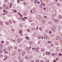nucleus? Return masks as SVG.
I'll use <instances>...</instances> for the list:
<instances>
[{
	"instance_id": "nucleus-1",
	"label": "nucleus",
	"mask_w": 62,
	"mask_h": 62,
	"mask_svg": "<svg viewBox=\"0 0 62 62\" xmlns=\"http://www.w3.org/2000/svg\"><path fill=\"white\" fill-rule=\"evenodd\" d=\"M31 12L32 13H36V9L34 8L32 9V10L31 11Z\"/></svg>"
},
{
	"instance_id": "nucleus-2",
	"label": "nucleus",
	"mask_w": 62,
	"mask_h": 62,
	"mask_svg": "<svg viewBox=\"0 0 62 62\" xmlns=\"http://www.w3.org/2000/svg\"><path fill=\"white\" fill-rule=\"evenodd\" d=\"M45 53L46 54V55H50L51 54V53L50 52L48 51L46 52Z\"/></svg>"
},
{
	"instance_id": "nucleus-3",
	"label": "nucleus",
	"mask_w": 62,
	"mask_h": 62,
	"mask_svg": "<svg viewBox=\"0 0 62 62\" xmlns=\"http://www.w3.org/2000/svg\"><path fill=\"white\" fill-rule=\"evenodd\" d=\"M48 38V36L47 35H44V39H47Z\"/></svg>"
},
{
	"instance_id": "nucleus-4",
	"label": "nucleus",
	"mask_w": 62,
	"mask_h": 62,
	"mask_svg": "<svg viewBox=\"0 0 62 62\" xmlns=\"http://www.w3.org/2000/svg\"><path fill=\"white\" fill-rule=\"evenodd\" d=\"M53 15L54 16H55L56 15V11L55 10L54 11Z\"/></svg>"
},
{
	"instance_id": "nucleus-5",
	"label": "nucleus",
	"mask_w": 62,
	"mask_h": 62,
	"mask_svg": "<svg viewBox=\"0 0 62 62\" xmlns=\"http://www.w3.org/2000/svg\"><path fill=\"white\" fill-rule=\"evenodd\" d=\"M56 39L57 40H59L60 39L59 38V36H56Z\"/></svg>"
},
{
	"instance_id": "nucleus-6",
	"label": "nucleus",
	"mask_w": 62,
	"mask_h": 62,
	"mask_svg": "<svg viewBox=\"0 0 62 62\" xmlns=\"http://www.w3.org/2000/svg\"><path fill=\"white\" fill-rule=\"evenodd\" d=\"M25 54V51H23L22 53V55L23 56H24Z\"/></svg>"
},
{
	"instance_id": "nucleus-7",
	"label": "nucleus",
	"mask_w": 62,
	"mask_h": 62,
	"mask_svg": "<svg viewBox=\"0 0 62 62\" xmlns=\"http://www.w3.org/2000/svg\"><path fill=\"white\" fill-rule=\"evenodd\" d=\"M54 21L56 23H57L58 22H59V20H58V19H57V20H54Z\"/></svg>"
},
{
	"instance_id": "nucleus-8",
	"label": "nucleus",
	"mask_w": 62,
	"mask_h": 62,
	"mask_svg": "<svg viewBox=\"0 0 62 62\" xmlns=\"http://www.w3.org/2000/svg\"><path fill=\"white\" fill-rule=\"evenodd\" d=\"M23 15H24V16H25L26 15V12H24L23 13Z\"/></svg>"
},
{
	"instance_id": "nucleus-9",
	"label": "nucleus",
	"mask_w": 62,
	"mask_h": 62,
	"mask_svg": "<svg viewBox=\"0 0 62 62\" xmlns=\"http://www.w3.org/2000/svg\"><path fill=\"white\" fill-rule=\"evenodd\" d=\"M0 25H3V22L2 21H0Z\"/></svg>"
},
{
	"instance_id": "nucleus-10",
	"label": "nucleus",
	"mask_w": 62,
	"mask_h": 62,
	"mask_svg": "<svg viewBox=\"0 0 62 62\" xmlns=\"http://www.w3.org/2000/svg\"><path fill=\"white\" fill-rule=\"evenodd\" d=\"M42 23H45V20H44L43 19H42Z\"/></svg>"
},
{
	"instance_id": "nucleus-11",
	"label": "nucleus",
	"mask_w": 62,
	"mask_h": 62,
	"mask_svg": "<svg viewBox=\"0 0 62 62\" xmlns=\"http://www.w3.org/2000/svg\"><path fill=\"white\" fill-rule=\"evenodd\" d=\"M17 41L18 42H21V39H18L17 40Z\"/></svg>"
},
{
	"instance_id": "nucleus-12",
	"label": "nucleus",
	"mask_w": 62,
	"mask_h": 62,
	"mask_svg": "<svg viewBox=\"0 0 62 62\" xmlns=\"http://www.w3.org/2000/svg\"><path fill=\"white\" fill-rule=\"evenodd\" d=\"M0 46L1 47V48H2V49L4 48V45H1Z\"/></svg>"
},
{
	"instance_id": "nucleus-13",
	"label": "nucleus",
	"mask_w": 62,
	"mask_h": 62,
	"mask_svg": "<svg viewBox=\"0 0 62 62\" xmlns=\"http://www.w3.org/2000/svg\"><path fill=\"white\" fill-rule=\"evenodd\" d=\"M5 24L6 25H9V23H8V22H5Z\"/></svg>"
},
{
	"instance_id": "nucleus-14",
	"label": "nucleus",
	"mask_w": 62,
	"mask_h": 62,
	"mask_svg": "<svg viewBox=\"0 0 62 62\" xmlns=\"http://www.w3.org/2000/svg\"><path fill=\"white\" fill-rule=\"evenodd\" d=\"M39 7L40 8H41V9H42L43 8V7L42 6V5H40Z\"/></svg>"
},
{
	"instance_id": "nucleus-15",
	"label": "nucleus",
	"mask_w": 62,
	"mask_h": 62,
	"mask_svg": "<svg viewBox=\"0 0 62 62\" xmlns=\"http://www.w3.org/2000/svg\"><path fill=\"white\" fill-rule=\"evenodd\" d=\"M18 52H19V53H21V52H22V50L21 49H19L18 50Z\"/></svg>"
},
{
	"instance_id": "nucleus-16",
	"label": "nucleus",
	"mask_w": 62,
	"mask_h": 62,
	"mask_svg": "<svg viewBox=\"0 0 62 62\" xmlns=\"http://www.w3.org/2000/svg\"><path fill=\"white\" fill-rule=\"evenodd\" d=\"M13 55H14V54H15H15H16V53H17V52H13Z\"/></svg>"
},
{
	"instance_id": "nucleus-17",
	"label": "nucleus",
	"mask_w": 62,
	"mask_h": 62,
	"mask_svg": "<svg viewBox=\"0 0 62 62\" xmlns=\"http://www.w3.org/2000/svg\"><path fill=\"white\" fill-rule=\"evenodd\" d=\"M41 51L42 52H43L45 51V49L44 48H42L41 49Z\"/></svg>"
},
{
	"instance_id": "nucleus-18",
	"label": "nucleus",
	"mask_w": 62,
	"mask_h": 62,
	"mask_svg": "<svg viewBox=\"0 0 62 62\" xmlns=\"http://www.w3.org/2000/svg\"><path fill=\"white\" fill-rule=\"evenodd\" d=\"M48 24H52V22L51 21H50L48 22Z\"/></svg>"
},
{
	"instance_id": "nucleus-19",
	"label": "nucleus",
	"mask_w": 62,
	"mask_h": 62,
	"mask_svg": "<svg viewBox=\"0 0 62 62\" xmlns=\"http://www.w3.org/2000/svg\"><path fill=\"white\" fill-rule=\"evenodd\" d=\"M38 38L39 39H41V36H40V35H38Z\"/></svg>"
},
{
	"instance_id": "nucleus-20",
	"label": "nucleus",
	"mask_w": 62,
	"mask_h": 62,
	"mask_svg": "<svg viewBox=\"0 0 62 62\" xmlns=\"http://www.w3.org/2000/svg\"><path fill=\"white\" fill-rule=\"evenodd\" d=\"M26 49L27 51H29V50H30V48L28 47H27L26 48Z\"/></svg>"
},
{
	"instance_id": "nucleus-21",
	"label": "nucleus",
	"mask_w": 62,
	"mask_h": 62,
	"mask_svg": "<svg viewBox=\"0 0 62 62\" xmlns=\"http://www.w3.org/2000/svg\"><path fill=\"white\" fill-rule=\"evenodd\" d=\"M39 30L41 31H42V28L41 27H40L39 28Z\"/></svg>"
},
{
	"instance_id": "nucleus-22",
	"label": "nucleus",
	"mask_w": 62,
	"mask_h": 62,
	"mask_svg": "<svg viewBox=\"0 0 62 62\" xmlns=\"http://www.w3.org/2000/svg\"><path fill=\"white\" fill-rule=\"evenodd\" d=\"M9 23H10V24H12V21L11 20H10L9 21Z\"/></svg>"
},
{
	"instance_id": "nucleus-23",
	"label": "nucleus",
	"mask_w": 62,
	"mask_h": 62,
	"mask_svg": "<svg viewBox=\"0 0 62 62\" xmlns=\"http://www.w3.org/2000/svg\"><path fill=\"white\" fill-rule=\"evenodd\" d=\"M58 17L59 19H62V16L61 15L59 16Z\"/></svg>"
},
{
	"instance_id": "nucleus-24",
	"label": "nucleus",
	"mask_w": 62,
	"mask_h": 62,
	"mask_svg": "<svg viewBox=\"0 0 62 62\" xmlns=\"http://www.w3.org/2000/svg\"><path fill=\"white\" fill-rule=\"evenodd\" d=\"M7 49L9 51H10V47H8Z\"/></svg>"
},
{
	"instance_id": "nucleus-25",
	"label": "nucleus",
	"mask_w": 62,
	"mask_h": 62,
	"mask_svg": "<svg viewBox=\"0 0 62 62\" xmlns=\"http://www.w3.org/2000/svg\"><path fill=\"white\" fill-rule=\"evenodd\" d=\"M6 44L7 45H8V44H9V42H8V41H6Z\"/></svg>"
},
{
	"instance_id": "nucleus-26",
	"label": "nucleus",
	"mask_w": 62,
	"mask_h": 62,
	"mask_svg": "<svg viewBox=\"0 0 62 62\" xmlns=\"http://www.w3.org/2000/svg\"><path fill=\"white\" fill-rule=\"evenodd\" d=\"M41 4L43 5L44 6H46V5L44 3H41Z\"/></svg>"
},
{
	"instance_id": "nucleus-27",
	"label": "nucleus",
	"mask_w": 62,
	"mask_h": 62,
	"mask_svg": "<svg viewBox=\"0 0 62 62\" xmlns=\"http://www.w3.org/2000/svg\"><path fill=\"white\" fill-rule=\"evenodd\" d=\"M19 62H23V60L22 59H21L20 60Z\"/></svg>"
},
{
	"instance_id": "nucleus-28",
	"label": "nucleus",
	"mask_w": 62,
	"mask_h": 62,
	"mask_svg": "<svg viewBox=\"0 0 62 62\" xmlns=\"http://www.w3.org/2000/svg\"><path fill=\"white\" fill-rule=\"evenodd\" d=\"M51 31L52 32H54V31H55V30L54 29H52L51 30Z\"/></svg>"
},
{
	"instance_id": "nucleus-29",
	"label": "nucleus",
	"mask_w": 62,
	"mask_h": 62,
	"mask_svg": "<svg viewBox=\"0 0 62 62\" xmlns=\"http://www.w3.org/2000/svg\"><path fill=\"white\" fill-rule=\"evenodd\" d=\"M38 49H39V48H36V52H39V50H38Z\"/></svg>"
},
{
	"instance_id": "nucleus-30",
	"label": "nucleus",
	"mask_w": 62,
	"mask_h": 62,
	"mask_svg": "<svg viewBox=\"0 0 62 62\" xmlns=\"http://www.w3.org/2000/svg\"><path fill=\"white\" fill-rule=\"evenodd\" d=\"M47 11L48 12H50V11H51V9H48L47 10Z\"/></svg>"
},
{
	"instance_id": "nucleus-31",
	"label": "nucleus",
	"mask_w": 62,
	"mask_h": 62,
	"mask_svg": "<svg viewBox=\"0 0 62 62\" xmlns=\"http://www.w3.org/2000/svg\"><path fill=\"white\" fill-rule=\"evenodd\" d=\"M3 52V50L2 49H0V53H2Z\"/></svg>"
},
{
	"instance_id": "nucleus-32",
	"label": "nucleus",
	"mask_w": 62,
	"mask_h": 62,
	"mask_svg": "<svg viewBox=\"0 0 62 62\" xmlns=\"http://www.w3.org/2000/svg\"><path fill=\"white\" fill-rule=\"evenodd\" d=\"M4 42H4V41H1V43L2 44H4Z\"/></svg>"
},
{
	"instance_id": "nucleus-33",
	"label": "nucleus",
	"mask_w": 62,
	"mask_h": 62,
	"mask_svg": "<svg viewBox=\"0 0 62 62\" xmlns=\"http://www.w3.org/2000/svg\"><path fill=\"white\" fill-rule=\"evenodd\" d=\"M19 33H20L21 34H22V30H20L19 31Z\"/></svg>"
},
{
	"instance_id": "nucleus-34",
	"label": "nucleus",
	"mask_w": 62,
	"mask_h": 62,
	"mask_svg": "<svg viewBox=\"0 0 62 62\" xmlns=\"http://www.w3.org/2000/svg\"><path fill=\"white\" fill-rule=\"evenodd\" d=\"M37 17L39 19V18H40V16H39V15H38L37 16Z\"/></svg>"
},
{
	"instance_id": "nucleus-35",
	"label": "nucleus",
	"mask_w": 62,
	"mask_h": 62,
	"mask_svg": "<svg viewBox=\"0 0 62 62\" xmlns=\"http://www.w3.org/2000/svg\"><path fill=\"white\" fill-rule=\"evenodd\" d=\"M46 62H49V60H46Z\"/></svg>"
},
{
	"instance_id": "nucleus-36",
	"label": "nucleus",
	"mask_w": 62,
	"mask_h": 62,
	"mask_svg": "<svg viewBox=\"0 0 62 62\" xmlns=\"http://www.w3.org/2000/svg\"><path fill=\"white\" fill-rule=\"evenodd\" d=\"M14 49L15 50H16V49H17V46H15L14 47Z\"/></svg>"
},
{
	"instance_id": "nucleus-37",
	"label": "nucleus",
	"mask_w": 62,
	"mask_h": 62,
	"mask_svg": "<svg viewBox=\"0 0 62 62\" xmlns=\"http://www.w3.org/2000/svg\"><path fill=\"white\" fill-rule=\"evenodd\" d=\"M55 44L56 46H57L58 45V44H57V43H55Z\"/></svg>"
},
{
	"instance_id": "nucleus-38",
	"label": "nucleus",
	"mask_w": 62,
	"mask_h": 62,
	"mask_svg": "<svg viewBox=\"0 0 62 62\" xmlns=\"http://www.w3.org/2000/svg\"><path fill=\"white\" fill-rule=\"evenodd\" d=\"M13 11L14 12H16V13H17V12H16V11H16V10H14Z\"/></svg>"
},
{
	"instance_id": "nucleus-39",
	"label": "nucleus",
	"mask_w": 62,
	"mask_h": 62,
	"mask_svg": "<svg viewBox=\"0 0 62 62\" xmlns=\"http://www.w3.org/2000/svg\"><path fill=\"white\" fill-rule=\"evenodd\" d=\"M36 62H39V60H36Z\"/></svg>"
},
{
	"instance_id": "nucleus-40",
	"label": "nucleus",
	"mask_w": 62,
	"mask_h": 62,
	"mask_svg": "<svg viewBox=\"0 0 62 62\" xmlns=\"http://www.w3.org/2000/svg\"><path fill=\"white\" fill-rule=\"evenodd\" d=\"M12 4H10V6H9V8H11L12 6Z\"/></svg>"
},
{
	"instance_id": "nucleus-41",
	"label": "nucleus",
	"mask_w": 62,
	"mask_h": 62,
	"mask_svg": "<svg viewBox=\"0 0 62 62\" xmlns=\"http://www.w3.org/2000/svg\"><path fill=\"white\" fill-rule=\"evenodd\" d=\"M26 38L27 39H30L29 38H28V37H26Z\"/></svg>"
},
{
	"instance_id": "nucleus-42",
	"label": "nucleus",
	"mask_w": 62,
	"mask_h": 62,
	"mask_svg": "<svg viewBox=\"0 0 62 62\" xmlns=\"http://www.w3.org/2000/svg\"><path fill=\"white\" fill-rule=\"evenodd\" d=\"M45 31L47 33H48V31L47 30H45Z\"/></svg>"
},
{
	"instance_id": "nucleus-43",
	"label": "nucleus",
	"mask_w": 62,
	"mask_h": 62,
	"mask_svg": "<svg viewBox=\"0 0 62 62\" xmlns=\"http://www.w3.org/2000/svg\"><path fill=\"white\" fill-rule=\"evenodd\" d=\"M27 17H24V19H27Z\"/></svg>"
},
{
	"instance_id": "nucleus-44",
	"label": "nucleus",
	"mask_w": 62,
	"mask_h": 62,
	"mask_svg": "<svg viewBox=\"0 0 62 62\" xmlns=\"http://www.w3.org/2000/svg\"><path fill=\"white\" fill-rule=\"evenodd\" d=\"M12 41H13V42H15V40H14V39H12L11 40Z\"/></svg>"
},
{
	"instance_id": "nucleus-45",
	"label": "nucleus",
	"mask_w": 62,
	"mask_h": 62,
	"mask_svg": "<svg viewBox=\"0 0 62 62\" xmlns=\"http://www.w3.org/2000/svg\"><path fill=\"white\" fill-rule=\"evenodd\" d=\"M3 56V55L1 54H0V57H2V56Z\"/></svg>"
},
{
	"instance_id": "nucleus-46",
	"label": "nucleus",
	"mask_w": 62,
	"mask_h": 62,
	"mask_svg": "<svg viewBox=\"0 0 62 62\" xmlns=\"http://www.w3.org/2000/svg\"><path fill=\"white\" fill-rule=\"evenodd\" d=\"M5 2H6V3H7L8 1V0H5Z\"/></svg>"
},
{
	"instance_id": "nucleus-47",
	"label": "nucleus",
	"mask_w": 62,
	"mask_h": 62,
	"mask_svg": "<svg viewBox=\"0 0 62 62\" xmlns=\"http://www.w3.org/2000/svg\"><path fill=\"white\" fill-rule=\"evenodd\" d=\"M46 17H47V16H44V18H45H45H46Z\"/></svg>"
},
{
	"instance_id": "nucleus-48",
	"label": "nucleus",
	"mask_w": 62,
	"mask_h": 62,
	"mask_svg": "<svg viewBox=\"0 0 62 62\" xmlns=\"http://www.w3.org/2000/svg\"><path fill=\"white\" fill-rule=\"evenodd\" d=\"M49 33L50 34H51V33H52V32H51V31H49Z\"/></svg>"
},
{
	"instance_id": "nucleus-49",
	"label": "nucleus",
	"mask_w": 62,
	"mask_h": 62,
	"mask_svg": "<svg viewBox=\"0 0 62 62\" xmlns=\"http://www.w3.org/2000/svg\"><path fill=\"white\" fill-rule=\"evenodd\" d=\"M17 3H20V0H18L17 1Z\"/></svg>"
},
{
	"instance_id": "nucleus-50",
	"label": "nucleus",
	"mask_w": 62,
	"mask_h": 62,
	"mask_svg": "<svg viewBox=\"0 0 62 62\" xmlns=\"http://www.w3.org/2000/svg\"><path fill=\"white\" fill-rule=\"evenodd\" d=\"M50 46H51V47H53V44H51L50 45Z\"/></svg>"
},
{
	"instance_id": "nucleus-51",
	"label": "nucleus",
	"mask_w": 62,
	"mask_h": 62,
	"mask_svg": "<svg viewBox=\"0 0 62 62\" xmlns=\"http://www.w3.org/2000/svg\"><path fill=\"white\" fill-rule=\"evenodd\" d=\"M46 20H48L49 19V18L48 17H46Z\"/></svg>"
},
{
	"instance_id": "nucleus-52",
	"label": "nucleus",
	"mask_w": 62,
	"mask_h": 62,
	"mask_svg": "<svg viewBox=\"0 0 62 62\" xmlns=\"http://www.w3.org/2000/svg\"><path fill=\"white\" fill-rule=\"evenodd\" d=\"M7 59V58H5L4 59V60H5L6 59Z\"/></svg>"
},
{
	"instance_id": "nucleus-53",
	"label": "nucleus",
	"mask_w": 62,
	"mask_h": 62,
	"mask_svg": "<svg viewBox=\"0 0 62 62\" xmlns=\"http://www.w3.org/2000/svg\"><path fill=\"white\" fill-rule=\"evenodd\" d=\"M40 2H43V1L42 0H40Z\"/></svg>"
},
{
	"instance_id": "nucleus-54",
	"label": "nucleus",
	"mask_w": 62,
	"mask_h": 62,
	"mask_svg": "<svg viewBox=\"0 0 62 62\" xmlns=\"http://www.w3.org/2000/svg\"><path fill=\"white\" fill-rule=\"evenodd\" d=\"M40 62H44V61L42 60H41L40 61Z\"/></svg>"
},
{
	"instance_id": "nucleus-55",
	"label": "nucleus",
	"mask_w": 62,
	"mask_h": 62,
	"mask_svg": "<svg viewBox=\"0 0 62 62\" xmlns=\"http://www.w3.org/2000/svg\"><path fill=\"white\" fill-rule=\"evenodd\" d=\"M40 41H39L38 42V44H39V43H40Z\"/></svg>"
},
{
	"instance_id": "nucleus-56",
	"label": "nucleus",
	"mask_w": 62,
	"mask_h": 62,
	"mask_svg": "<svg viewBox=\"0 0 62 62\" xmlns=\"http://www.w3.org/2000/svg\"><path fill=\"white\" fill-rule=\"evenodd\" d=\"M29 21H30V22H32V21L31 20V19H30L29 20Z\"/></svg>"
},
{
	"instance_id": "nucleus-57",
	"label": "nucleus",
	"mask_w": 62,
	"mask_h": 62,
	"mask_svg": "<svg viewBox=\"0 0 62 62\" xmlns=\"http://www.w3.org/2000/svg\"><path fill=\"white\" fill-rule=\"evenodd\" d=\"M18 19H19V20H21L22 19V18L21 17L19 18Z\"/></svg>"
},
{
	"instance_id": "nucleus-58",
	"label": "nucleus",
	"mask_w": 62,
	"mask_h": 62,
	"mask_svg": "<svg viewBox=\"0 0 62 62\" xmlns=\"http://www.w3.org/2000/svg\"><path fill=\"white\" fill-rule=\"evenodd\" d=\"M11 30H12V31H14V29H12Z\"/></svg>"
},
{
	"instance_id": "nucleus-59",
	"label": "nucleus",
	"mask_w": 62,
	"mask_h": 62,
	"mask_svg": "<svg viewBox=\"0 0 62 62\" xmlns=\"http://www.w3.org/2000/svg\"><path fill=\"white\" fill-rule=\"evenodd\" d=\"M27 31H28V32H30V31H29L28 30H27Z\"/></svg>"
},
{
	"instance_id": "nucleus-60",
	"label": "nucleus",
	"mask_w": 62,
	"mask_h": 62,
	"mask_svg": "<svg viewBox=\"0 0 62 62\" xmlns=\"http://www.w3.org/2000/svg\"><path fill=\"white\" fill-rule=\"evenodd\" d=\"M22 20H24H24H25L24 19V18H22Z\"/></svg>"
},
{
	"instance_id": "nucleus-61",
	"label": "nucleus",
	"mask_w": 62,
	"mask_h": 62,
	"mask_svg": "<svg viewBox=\"0 0 62 62\" xmlns=\"http://www.w3.org/2000/svg\"><path fill=\"white\" fill-rule=\"evenodd\" d=\"M12 2H14V0H12Z\"/></svg>"
},
{
	"instance_id": "nucleus-62",
	"label": "nucleus",
	"mask_w": 62,
	"mask_h": 62,
	"mask_svg": "<svg viewBox=\"0 0 62 62\" xmlns=\"http://www.w3.org/2000/svg\"><path fill=\"white\" fill-rule=\"evenodd\" d=\"M60 51H61V52H62V48L60 50Z\"/></svg>"
},
{
	"instance_id": "nucleus-63",
	"label": "nucleus",
	"mask_w": 62,
	"mask_h": 62,
	"mask_svg": "<svg viewBox=\"0 0 62 62\" xmlns=\"http://www.w3.org/2000/svg\"><path fill=\"white\" fill-rule=\"evenodd\" d=\"M8 53H9V55H11V53H10V52H9Z\"/></svg>"
},
{
	"instance_id": "nucleus-64",
	"label": "nucleus",
	"mask_w": 62,
	"mask_h": 62,
	"mask_svg": "<svg viewBox=\"0 0 62 62\" xmlns=\"http://www.w3.org/2000/svg\"><path fill=\"white\" fill-rule=\"evenodd\" d=\"M31 62H34V61L32 60L31 61Z\"/></svg>"
}]
</instances>
